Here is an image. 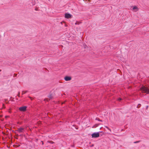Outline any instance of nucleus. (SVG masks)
<instances>
[{
	"instance_id": "1",
	"label": "nucleus",
	"mask_w": 149,
	"mask_h": 149,
	"mask_svg": "<svg viewBox=\"0 0 149 149\" xmlns=\"http://www.w3.org/2000/svg\"><path fill=\"white\" fill-rule=\"evenodd\" d=\"M140 91L143 93H145L147 94H149V89L144 86H142L140 88Z\"/></svg>"
},
{
	"instance_id": "2",
	"label": "nucleus",
	"mask_w": 149,
	"mask_h": 149,
	"mask_svg": "<svg viewBox=\"0 0 149 149\" xmlns=\"http://www.w3.org/2000/svg\"><path fill=\"white\" fill-rule=\"evenodd\" d=\"M91 136L92 138H97L99 136V133L98 132H95L92 134Z\"/></svg>"
},
{
	"instance_id": "3",
	"label": "nucleus",
	"mask_w": 149,
	"mask_h": 149,
	"mask_svg": "<svg viewBox=\"0 0 149 149\" xmlns=\"http://www.w3.org/2000/svg\"><path fill=\"white\" fill-rule=\"evenodd\" d=\"M26 107L24 106L19 107V109L20 111H24L26 110Z\"/></svg>"
},
{
	"instance_id": "4",
	"label": "nucleus",
	"mask_w": 149,
	"mask_h": 149,
	"mask_svg": "<svg viewBox=\"0 0 149 149\" xmlns=\"http://www.w3.org/2000/svg\"><path fill=\"white\" fill-rule=\"evenodd\" d=\"M72 16V15L69 13H65V17L68 19L71 18Z\"/></svg>"
},
{
	"instance_id": "5",
	"label": "nucleus",
	"mask_w": 149,
	"mask_h": 149,
	"mask_svg": "<svg viewBox=\"0 0 149 149\" xmlns=\"http://www.w3.org/2000/svg\"><path fill=\"white\" fill-rule=\"evenodd\" d=\"M64 79L65 81H68L70 80L71 79V78L70 77L66 76L65 77Z\"/></svg>"
},
{
	"instance_id": "6",
	"label": "nucleus",
	"mask_w": 149,
	"mask_h": 149,
	"mask_svg": "<svg viewBox=\"0 0 149 149\" xmlns=\"http://www.w3.org/2000/svg\"><path fill=\"white\" fill-rule=\"evenodd\" d=\"M24 130V128H20L18 129V132L20 133L22 132H23V131Z\"/></svg>"
},
{
	"instance_id": "7",
	"label": "nucleus",
	"mask_w": 149,
	"mask_h": 149,
	"mask_svg": "<svg viewBox=\"0 0 149 149\" xmlns=\"http://www.w3.org/2000/svg\"><path fill=\"white\" fill-rule=\"evenodd\" d=\"M133 9L135 11H137L138 10V8L136 6H134L133 7Z\"/></svg>"
},
{
	"instance_id": "8",
	"label": "nucleus",
	"mask_w": 149,
	"mask_h": 149,
	"mask_svg": "<svg viewBox=\"0 0 149 149\" xmlns=\"http://www.w3.org/2000/svg\"><path fill=\"white\" fill-rule=\"evenodd\" d=\"M96 120H97L99 121H100V122H102V120H101L99 118H96L95 119Z\"/></svg>"
},
{
	"instance_id": "9",
	"label": "nucleus",
	"mask_w": 149,
	"mask_h": 149,
	"mask_svg": "<svg viewBox=\"0 0 149 149\" xmlns=\"http://www.w3.org/2000/svg\"><path fill=\"white\" fill-rule=\"evenodd\" d=\"M27 92V91H23L22 92V95L26 93Z\"/></svg>"
},
{
	"instance_id": "10",
	"label": "nucleus",
	"mask_w": 149,
	"mask_h": 149,
	"mask_svg": "<svg viewBox=\"0 0 149 149\" xmlns=\"http://www.w3.org/2000/svg\"><path fill=\"white\" fill-rule=\"evenodd\" d=\"M141 104H139L137 106V108H139L141 107Z\"/></svg>"
},
{
	"instance_id": "11",
	"label": "nucleus",
	"mask_w": 149,
	"mask_h": 149,
	"mask_svg": "<svg viewBox=\"0 0 149 149\" xmlns=\"http://www.w3.org/2000/svg\"><path fill=\"white\" fill-rule=\"evenodd\" d=\"M140 141H135V142H134V143H138Z\"/></svg>"
},
{
	"instance_id": "12",
	"label": "nucleus",
	"mask_w": 149,
	"mask_h": 149,
	"mask_svg": "<svg viewBox=\"0 0 149 149\" xmlns=\"http://www.w3.org/2000/svg\"><path fill=\"white\" fill-rule=\"evenodd\" d=\"M118 101H120L122 100V99L120 98H119L118 99Z\"/></svg>"
},
{
	"instance_id": "13",
	"label": "nucleus",
	"mask_w": 149,
	"mask_h": 149,
	"mask_svg": "<svg viewBox=\"0 0 149 149\" xmlns=\"http://www.w3.org/2000/svg\"><path fill=\"white\" fill-rule=\"evenodd\" d=\"M75 24V25H77V24H78L77 22H76Z\"/></svg>"
},
{
	"instance_id": "14",
	"label": "nucleus",
	"mask_w": 149,
	"mask_h": 149,
	"mask_svg": "<svg viewBox=\"0 0 149 149\" xmlns=\"http://www.w3.org/2000/svg\"><path fill=\"white\" fill-rule=\"evenodd\" d=\"M17 75V74H14V75H15V77Z\"/></svg>"
},
{
	"instance_id": "15",
	"label": "nucleus",
	"mask_w": 149,
	"mask_h": 149,
	"mask_svg": "<svg viewBox=\"0 0 149 149\" xmlns=\"http://www.w3.org/2000/svg\"><path fill=\"white\" fill-rule=\"evenodd\" d=\"M106 127L107 128V129H108L109 130V128H108V127ZM109 130L110 131H111V130H110V129H109Z\"/></svg>"
},
{
	"instance_id": "16",
	"label": "nucleus",
	"mask_w": 149,
	"mask_h": 149,
	"mask_svg": "<svg viewBox=\"0 0 149 149\" xmlns=\"http://www.w3.org/2000/svg\"><path fill=\"white\" fill-rule=\"evenodd\" d=\"M42 144L43 145V142L42 141Z\"/></svg>"
},
{
	"instance_id": "17",
	"label": "nucleus",
	"mask_w": 149,
	"mask_h": 149,
	"mask_svg": "<svg viewBox=\"0 0 149 149\" xmlns=\"http://www.w3.org/2000/svg\"><path fill=\"white\" fill-rule=\"evenodd\" d=\"M51 143H53V142H50Z\"/></svg>"
}]
</instances>
